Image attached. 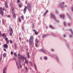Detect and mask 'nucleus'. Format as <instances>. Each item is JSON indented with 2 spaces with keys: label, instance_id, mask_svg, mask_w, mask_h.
Here are the masks:
<instances>
[{
  "label": "nucleus",
  "instance_id": "obj_1",
  "mask_svg": "<svg viewBox=\"0 0 73 73\" xmlns=\"http://www.w3.org/2000/svg\"><path fill=\"white\" fill-rule=\"evenodd\" d=\"M18 57L19 59L22 60L23 62H24V60H25V63H26L27 65L28 64V60H27V58L24 56H23L22 55H21L20 54H18Z\"/></svg>",
  "mask_w": 73,
  "mask_h": 73
},
{
  "label": "nucleus",
  "instance_id": "obj_2",
  "mask_svg": "<svg viewBox=\"0 0 73 73\" xmlns=\"http://www.w3.org/2000/svg\"><path fill=\"white\" fill-rule=\"evenodd\" d=\"M27 9L29 11H30V10H32V8H31V5L29 3L27 4V7L26 6L25 7V8L23 9V13L24 14H25L26 13V11H27Z\"/></svg>",
  "mask_w": 73,
  "mask_h": 73
},
{
  "label": "nucleus",
  "instance_id": "obj_3",
  "mask_svg": "<svg viewBox=\"0 0 73 73\" xmlns=\"http://www.w3.org/2000/svg\"><path fill=\"white\" fill-rule=\"evenodd\" d=\"M33 36H31L29 40V45H34V43L33 42Z\"/></svg>",
  "mask_w": 73,
  "mask_h": 73
},
{
  "label": "nucleus",
  "instance_id": "obj_4",
  "mask_svg": "<svg viewBox=\"0 0 73 73\" xmlns=\"http://www.w3.org/2000/svg\"><path fill=\"white\" fill-rule=\"evenodd\" d=\"M50 17L51 19H54L55 21L57 22V23H59L60 21L59 20H57L56 19V16L54 14L52 13H51L50 15Z\"/></svg>",
  "mask_w": 73,
  "mask_h": 73
},
{
  "label": "nucleus",
  "instance_id": "obj_5",
  "mask_svg": "<svg viewBox=\"0 0 73 73\" xmlns=\"http://www.w3.org/2000/svg\"><path fill=\"white\" fill-rule=\"evenodd\" d=\"M64 4L65 2H62L61 3H60V5L62 9H63V8H65V7L67 8V5H64Z\"/></svg>",
  "mask_w": 73,
  "mask_h": 73
},
{
  "label": "nucleus",
  "instance_id": "obj_6",
  "mask_svg": "<svg viewBox=\"0 0 73 73\" xmlns=\"http://www.w3.org/2000/svg\"><path fill=\"white\" fill-rule=\"evenodd\" d=\"M11 9L12 11V13L13 14V17L14 19H16V16L15 15V13L14 12V8L13 7H11Z\"/></svg>",
  "mask_w": 73,
  "mask_h": 73
},
{
  "label": "nucleus",
  "instance_id": "obj_7",
  "mask_svg": "<svg viewBox=\"0 0 73 73\" xmlns=\"http://www.w3.org/2000/svg\"><path fill=\"white\" fill-rule=\"evenodd\" d=\"M9 32H10L9 34V35L10 36H12V34H13V29H12V27H10L9 29Z\"/></svg>",
  "mask_w": 73,
  "mask_h": 73
},
{
  "label": "nucleus",
  "instance_id": "obj_8",
  "mask_svg": "<svg viewBox=\"0 0 73 73\" xmlns=\"http://www.w3.org/2000/svg\"><path fill=\"white\" fill-rule=\"evenodd\" d=\"M3 13H4V11H2V8L1 7L0 8V14H1V15L2 17H4L3 15Z\"/></svg>",
  "mask_w": 73,
  "mask_h": 73
},
{
  "label": "nucleus",
  "instance_id": "obj_9",
  "mask_svg": "<svg viewBox=\"0 0 73 73\" xmlns=\"http://www.w3.org/2000/svg\"><path fill=\"white\" fill-rule=\"evenodd\" d=\"M69 31H70L71 32V33H72V35H70V36L71 38H72V37H73V30H72V29H71L69 30Z\"/></svg>",
  "mask_w": 73,
  "mask_h": 73
},
{
  "label": "nucleus",
  "instance_id": "obj_10",
  "mask_svg": "<svg viewBox=\"0 0 73 73\" xmlns=\"http://www.w3.org/2000/svg\"><path fill=\"white\" fill-rule=\"evenodd\" d=\"M59 17L61 18H63V19L64 20V19H65V14H63L62 15H62L60 14L59 16Z\"/></svg>",
  "mask_w": 73,
  "mask_h": 73
},
{
  "label": "nucleus",
  "instance_id": "obj_11",
  "mask_svg": "<svg viewBox=\"0 0 73 73\" xmlns=\"http://www.w3.org/2000/svg\"><path fill=\"white\" fill-rule=\"evenodd\" d=\"M5 7L6 8H8V5H7V1H5Z\"/></svg>",
  "mask_w": 73,
  "mask_h": 73
},
{
  "label": "nucleus",
  "instance_id": "obj_12",
  "mask_svg": "<svg viewBox=\"0 0 73 73\" xmlns=\"http://www.w3.org/2000/svg\"><path fill=\"white\" fill-rule=\"evenodd\" d=\"M2 36L3 37V38H5L6 37H7V35H5L4 33H3L2 35Z\"/></svg>",
  "mask_w": 73,
  "mask_h": 73
},
{
  "label": "nucleus",
  "instance_id": "obj_13",
  "mask_svg": "<svg viewBox=\"0 0 73 73\" xmlns=\"http://www.w3.org/2000/svg\"><path fill=\"white\" fill-rule=\"evenodd\" d=\"M41 51H42V52L43 53H44L45 54H46V50H44L42 48H41L40 49Z\"/></svg>",
  "mask_w": 73,
  "mask_h": 73
},
{
  "label": "nucleus",
  "instance_id": "obj_14",
  "mask_svg": "<svg viewBox=\"0 0 73 73\" xmlns=\"http://www.w3.org/2000/svg\"><path fill=\"white\" fill-rule=\"evenodd\" d=\"M3 47L7 49V48H8V45L6 44H5L3 45Z\"/></svg>",
  "mask_w": 73,
  "mask_h": 73
},
{
  "label": "nucleus",
  "instance_id": "obj_15",
  "mask_svg": "<svg viewBox=\"0 0 73 73\" xmlns=\"http://www.w3.org/2000/svg\"><path fill=\"white\" fill-rule=\"evenodd\" d=\"M27 55L28 58H30V56H29V52H27Z\"/></svg>",
  "mask_w": 73,
  "mask_h": 73
},
{
  "label": "nucleus",
  "instance_id": "obj_16",
  "mask_svg": "<svg viewBox=\"0 0 73 73\" xmlns=\"http://www.w3.org/2000/svg\"><path fill=\"white\" fill-rule=\"evenodd\" d=\"M3 73H7L6 72V68H4L3 70Z\"/></svg>",
  "mask_w": 73,
  "mask_h": 73
},
{
  "label": "nucleus",
  "instance_id": "obj_17",
  "mask_svg": "<svg viewBox=\"0 0 73 73\" xmlns=\"http://www.w3.org/2000/svg\"><path fill=\"white\" fill-rule=\"evenodd\" d=\"M48 12V10H46V11L45 12L44 14L43 15V16H45V15H46V13H47Z\"/></svg>",
  "mask_w": 73,
  "mask_h": 73
},
{
  "label": "nucleus",
  "instance_id": "obj_18",
  "mask_svg": "<svg viewBox=\"0 0 73 73\" xmlns=\"http://www.w3.org/2000/svg\"><path fill=\"white\" fill-rule=\"evenodd\" d=\"M14 45L15 46V50H16L17 49V44H16V43H15Z\"/></svg>",
  "mask_w": 73,
  "mask_h": 73
},
{
  "label": "nucleus",
  "instance_id": "obj_19",
  "mask_svg": "<svg viewBox=\"0 0 73 73\" xmlns=\"http://www.w3.org/2000/svg\"><path fill=\"white\" fill-rule=\"evenodd\" d=\"M21 59H19V60H18V61H19V62H18V63L19 64H21V60H20Z\"/></svg>",
  "mask_w": 73,
  "mask_h": 73
},
{
  "label": "nucleus",
  "instance_id": "obj_20",
  "mask_svg": "<svg viewBox=\"0 0 73 73\" xmlns=\"http://www.w3.org/2000/svg\"><path fill=\"white\" fill-rule=\"evenodd\" d=\"M50 27L51 28H52V29H55V28L54 27H53V26L52 25H50Z\"/></svg>",
  "mask_w": 73,
  "mask_h": 73
},
{
  "label": "nucleus",
  "instance_id": "obj_21",
  "mask_svg": "<svg viewBox=\"0 0 73 73\" xmlns=\"http://www.w3.org/2000/svg\"><path fill=\"white\" fill-rule=\"evenodd\" d=\"M22 29L23 31H25V29H24V26H22Z\"/></svg>",
  "mask_w": 73,
  "mask_h": 73
},
{
  "label": "nucleus",
  "instance_id": "obj_22",
  "mask_svg": "<svg viewBox=\"0 0 73 73\" xmlns=\"http://www.w3.org/2000/svg\"><path fill=\"white\" fill-rule=\"evenodd\" d=\"M21 18L22 20H24V16L23 15L21 16Z\"/></svg>",
  "mask_w": 73,
  "mask_h": 73
},
{
  "label": "nucleus",
  "instance_id": "obj_23",
  "mask_svg": "<svg viewBox=\"0 0 73 73\" xmlns=\"http://www.w3.org/2000/svg\"><path fill=\"white\" fill-rule=\"evenodd\" d=\"M16 62L17 66L18 67V69H19V68H20V67L18 65V63H17V61H16Z\"/></svg>",
  "mask_w": 73,
  "mask_h": 73
},
{
  "label": "nucleus",
  "instance_id": "obj_24",
  "mask_svg": "<svg viewBox=\"0 0 73 73\" xmlns=\"http://www.w3.org/2000/svg\"><path fill=\"white\" fill-rule=\"evenodd\" d=\"M35 42L36 43H38V40L36 38L35 40Z\"/></svg>",
  "mask_w": 73,
  "mask_h": 73
},
{
  "label": "nucleus",
  "instance_id": "obj_25",
  "mask_svg": "<svg viewBox=\"0 0 73 73\" xmlns=\"http://www.w3.org/2000/svg\"><path fill=\"white\" fill-rule=\"evenodd\" d=\"M46 34L43 35L42 37V38H44V37H46Z\"/></svg>",
  "mask_w": 73,
  "mask_h": 73
},
{
  "label": "nucleus",
  "instance_id": "obj_26",
  "mask_svg": "<svg viewBox=\"0 0 73 73\" xmlns=\"http://www.w3.org/2000/svg\"><path fill=\"white\" fill-rule=\"evenodd\" d=\"M18 5L19 8H21V7H22V4L21 3L20 4H19Z\"/></svg>",
  "mask_w": 73,
  "mask_h": 73
},
{
  "label": "nucleus",
  "instance_id": "obj_27",
  "mask_svg": "<svg viewBox=\"0 0 73 73\" xmlns=\"http://www.w3.org/2000/svg\"><path fill=\"white\" fill-rule=\"evenodd\" d=\"M55 58H56V60L58 61V62H59V59H58V57L56 56V57H55Z\"/></svg>",
  "mask_w": 73,
  "mask_h": 73
},
{
  "label": "nucleus",
  "instance_id": "obj_28",
  "mask_svg": "<svg viewBox=\"0 0 73 73\" xmlns=\"http://www.w3.org/2000/svg\"><path fill=\"white\" fill-rule=\"evenodd\" d=\"M18 21H19V23H21V20L20 18H19V19H18Z\"/></svg>",
  "mask_w": 73,
  "mask_h": 73
},
{
  "label": "nucleus",
  "instance_id": "obj_29",
  "mask_svg": "<svg viewBox=\"0 0 73 73\" xmlns=\"http://www.w3.org/2000/svg\"><path fill=\"white\" fill-rule=\"evenodd\" d=\"M66 22L65 21H64V26H65V27H66Z\"/></svg>",
  "mask_w": 73,
  "mask_h": 73
},
{
  "label": "nucleus",
  "instance_id": "obj_30",
  "mask_svg": "<svg viewBox=\"0 0 73 73\" xmlns=\"http://www.w3.org/2000/svg\"><path fill=\"white\" fill-rule=\"evenodd\" d=\"M14 55L15 56V57H17V54H16V53L15 52V53H14Z\"/></svg>",
  "mask_w": 73,
  "mask_h": 73
},
{
  "label": "nucleus",
  "instance_id": "obj_31",
  "mask_svg": "<svg viewBox=\"0 0 73 73\" xmlns=\"http://www.w3.org/2000/svg\"><path fill=\"white\" fill-rule=\"evenodd\" d=\"M3 56L4 57H5V56H6V54L5 53H4L3 54Z\"/></svg>",
  "mask_w": 73,
  "mask_h": 73
},
{
  "label": "nucleus",
  "instance_id": "obj_32",
  "mask_svg": "<svg viewBox=\"0 0 73 73\" xmlns=\"http://www.w3.org/2000/svg\"><path fill=\"white\" fill-rule=\"evenodd\" d=\"M34 65L35 67V69H37V67H36V64H34Z\"/></svg>",
  "mask_w": 73,
  "mask_h": 73
},
{
  "label": "nucleus",
  "instance_id": "obj_33",
  "mask_svg": "<svg viewBox=\"0 0 73 73\" xmlns=\"http://www.w3.org/2000/svg\"><path fill=\"white\" fill-rule=\"evenodd\" d=\"M35 35H38V32L36 31H35Z\"/></svg>",
  "mask_w": 73,
  "mask_h": 73
},
{
  "label": "nucleus",
  "instance_id": "obj_34",
  "mask_svg": "<svg viewBox=\"0 0 73 73\" xmlns=\"http://www.w3.org/2000/svg\"><path fill=\"white\" fill-rule=\"evenodd\" d=\"M1 60H2V55L1 54V57L0 58V61H1Z\"/></svg>",
  "mask_w": 73,
  "mask_h": 73
},
{
  "label": "nucleus",
  "instance_id": "obj_35",
  "mask_svg": "<svg viewBox=\"0 0 73 73\" xmlns=\"http://www.w3.org/2000/svg\"><path fill=\"white\" fill-rule=\"evenodd\" d=\"M68 17L69 19H70V20H72V17H71V16H70V15Z\"/></svg>",
  "mask_w": 73,
  "mask_h": 73
},
{
  "label": "nucleus",
  "instance_id": "obj_36",
  "mask_svg": "<svg viewBox=\"0 0 73 73\" xmlns=\"http://www.w3.org/2000/svg\"><path fill=\"white\" fill-rule=\"evenodd\" d=\"M13 59L15 61H16V58L14 57L13 58Z\"/></svg>",
  "mask_w": 73,
  "mask_h": 73
},
{
  "label": "nucleus",
  "instance_id": "obj_37",
  "mask_svg": "<svg viewBox=\"0 0 73 73\" xmlns=\"http://www.w3.org/2000/svg\"><path fill=\"white\" fill-rule=\"evenodd\" d=\"M44 58L45 60H47V57L46 56H44Z\"/></svg>",
  "mask_w": 73,
  "mask_h": 73
},
{
  "label": "nucleus",
  "instance_id": "obj_38",
  "mask_svg": "<svg viewBox=\"0 0 73 73\" xmlns=\"http://www.w3.org/2000/svg\"><path fill=\"white\" fill-rule=\"evenodd\" d=\"M2 23L3 24H4V19H2Z\"/></svg>",
  "mask_w": 73,
  "mask_h": 73
},
{
  "label": "nucleus",
  "instance_id": "obj_39",
  "mask_svg": "<svg viewBox=\"0 0 73 73\" xmlns=\"http://www.w3.org/2000/svg\"><path fill=\"white\" fill-rule=\"evenodd\" d=\"M35 27V25L33 23V26H32V28H34V27Z\"/></svg>",
  "mask_w": 73,
  "mask_h": 73
},
{
  "label": "nucleus",
  "instance_id": "obj_40",
  "mask_svg": "<svg viewBox=\"0 0 73 73\" xmlns=\"http://www.w3.org/2000/svg\"><path fill=\"white\" fill-rule=\"evenodd\" d=\"M10 42L11 44H12L13 42H12V40H10Z\"/></svg>",
  "mask_w": 73,
  "mask_h": 73
},
{
  "label": "nucleus",
  "instance_id": "obj_41",
  "mask_svg": "<svg viewBox=\"0 0 73 73\" xmlns=\"http://www.w3.org/2000/svg\"><path fill=\"white\" fill-rule=\"evenodd\" d=\"M3 11H6V9H5V8H4V7L3 8Z\"/></svg>",
  "mask_w": 73,
  "mask_h": 73
},
{
  "label": "nucleus",
  "instance_id": "obj_42",
  "mask_svg": "<svg viewBox=\"0 0 73 73\" xmlns=\"http://www.w3.org/2000/svg\"><path fill=\"white\" fill-rule=\"evenodd\" d=\"M25 69L26 71H28V68H27V67H25Z\"/></svg>",
  "mask_w": 73,
  "mask_h": 73
},
{
  "label": "nucleus",
  "instance_id": "obj_43",
  "mask_svg": "<svg viewBox=\"0 0 73 73\" xmlns=\"http://www.w3.org/2000/svg\"><path fill=\"white\" fill-rule=\"evenodd\" d=\"M56 13L58 14V15H59L58 11L57 10L56 11Z\"/></svg>",
  "mask_w": 73,
  "mask_h": 73
},
{
  "label": "nucleus",
  "instance_id": "obj_44",
  "mask_svg": "<svg viewBox=\"0 0 73 73\" xmlns=\"http://www.w3.org/2000/svg\"><path fill=\"white\" fill-rule=\"evenodd\" d=\"M9 40H7L6 41V43L7 44H9Z\"/></svg>",
  "mask_w": 73,
  "mask_h": 73
},
{
  "label": "nucleus",
  "instance_id": "obj_45",
  "mask_svg": "<svg viewBox=\"0 0 73 73\" xmlns=\"http://www.w3.org/2000/svg\"><path fill=\"white\" fill-rule=\"evenodd\" d=\"M20 2V0H17V3H19Z\"/></svg>",
  "mask_w": 73,
  "mask_h": 73
},
{
  "label": "nucleus",
  "instance_id": "obj_46",
  "mask_svg": "<svg viewBox=\"0 0 73 73\" xmlns=\"http://www.w3.org/2000/svg\"><path fill=\"white\" fill-rule=\"evenodd\" d=\"M67 15L68 17L70 16V15H69V14L68 13H67Z\"/></svg>",
  "mask_w": 73,
  "mask_h": 73
},
{
  "label": "nucleus",
  "instance_id": "obj_47",
  "mask_svg": "<svg viewBox=\"0 0 73 73\" xmlns=\"http://www.w3.org/2000/svg\"><path fill=\"white\" fill-rule=\"evenodd\" d=\"M37 43H36L35 44L36 47H37Z\"/></svg>",
  "mask_w": 73,
  "mask_h": 73
},
{
  "label": "nucleus",
  "instance_id": "obj_48",
  "mask_svg": "<svg viewBox=\"0 0 73 73\" xmlns=\"http://www.w3.org/2000/svg\"><path fill=\"white\" fill-rule=\"evenodd\" d=\"M8 40V38H5V41H7Z\"/></svg>",
  "mask_w": 73,
  "mask_h": 73
},
{
  "label": "nucleus",
  "instance_id": "obj_49",
  "mask_svg": "<svg viewBox=\"0 0 73 73\" xmlns=\"http://www.w3.org/2000/svg\"><path fill=\"white\" fill-rule=\"evenodd\" d=\"M7 17H8L9 18H10L11 17V16H10V15H8V16H7Z\"/></svg>",
  "mask_w": 73,
  "mask_h": 73
},
{
  "label": "nucleus",
  "instance_id": "obj_50",
  "mask_svg": "<svg viewBox=\"0 0 73 73\" xmlns=\"http://www.w3.org/2000/svg\"><path fill=\"white\" fill-rule=\"evenodd\" d=\"M51 34L52 35H53V36H54L55 37H56V35H54V34L53 33H51Z\"/></svg>",
  "mask_w": 73,
  "mask_h": 73
},
{
  "label": "nucleus",
  "instance_id": "obj_51",
  "mask_svg": "<svg viewBox=\"0 0 73 73\" xmlns=\"http://www.w3.org/2000/svg\"><path fill=\"white\" fill-rule=\"evenodd\" d=\"M11 54L12 55V54H13V52L11 51Z\"/></svg>",
  "mask_w": 73,
  "mask_h": 73
},
{
  "label": "nucleus",
  "instance_id": "obj_52",
  "mask_svg": "<svg viewBox=\"0 0 73 73\" xmlns=\"http://www.w3.org/2000/svg\"><path fill=\"white\" fill-rule=\"evenodd\" d=\"M10 5L11 6H12V5H13V3H11L10 4Z\"/></svg>",
  "mask_w": 73,
  "mask_h": 73
},
{
  "label": "nucleus",
  "instance_id": "obj_53",
  "mask_svg": "<svg viewBox=\"0 0 73 73\" xmlns=\"http://www.w3.org/2000/svg\"><path fill=\"white\" fill-rule=\"evenodd\" d=\"M64 37H66V35L65 34L64 35Z\"/></svg>",
  "mask_w": 73,
  "mask_h": 73
},
{
  "label": "nucleus",
  "instance_id": "obj_54",
  "mask_svg": "<svg viewBox=\"0 0 73 73\" xmlns=\"http://www.w3.org/2000/svg\"><path fill=\"white\" fill-rule=\"evenodd\" d=\"M38 38H41V36H38Z\"/></svg>",
  "mask_w": 73,
  "mask_h": 73
},
{
  "label": "nucleus",
  "instance_id": "obj_55",
  "mask_svg": "<svg viewBox=\"0 0 73 73\" xmlns=\"http://www.w3.org/2000/svg\"><path fill=\"white\" fill-rule=\"evenodd\" d=\"M19 65L20 66V67L21 68H22V67L21 66V64H19Z\"/></svg>",
  "mask_w": 73,
  "mask_h": 73
},
{
  "label": "nucleus",
  "instance_id": "obj_56",
  "mask_svg": "<svg viewBox=\"0 0 73 73\" xmlns=\"http://www.w3.org/2000/svg\"><path fill=\"white\" fill-rule=\"evenodd\" d=\"M31 66H33V64L32 63V62H31Z\"/></svg>",
  "mask_w": 73,
  "mask_h": 73
},
{
  "label": "nucleus",
  "instance_id": "obj_57",
  "mask_svg": "<svg viewBox=\"0 0 73 73\" xmlns=\"http://www.w3.org/2000/svg\"><path fill=\"white\" fill-rule=\"evenodd\" d=\"M3 50H4V51H5V52H6V51H7V50L5 48H3Z\"/></svg>",
  "mask_w": 73,
  "mask_h": 73
},
{
  "label": "nucleus",
  "instance_id": "obj_58",
  "mask_svg": "<svg viewBox=\"0 0 73 73\" xmlns=\"http://www.w3.org/2000/svg\"><path fill=\"white\" fill-rule=\"evenodd\" d=\"M19 38L20 40H21V37H19Z\"/></svg>",
  "mask_w": 73,
  "mask_h": 73
},
{
  "label": "nucleus",
  "instance_id": "obj_59",
  "mask_svg": "<svg viewBox=\"0 0 73 73\" xmlns=\"http://www.w3.org/2000/svg\"><path fill=\"white\" fill-rule=\"evenodd\" d=\"M52 52H54V49H52Z\"/></svg>",
  "mask_w": 73,
  "mask_h": 73
},
{
  "label": "nucleus",
  "instance_id": "obj_60",
  "mask_svg": "<svg viewBox=\"0 0 73 73\" xmlns=\"http://www.w3.org/2000/svg\"><path fill=\"white\" fill-rule=\"evenodd\" d=\"M1 31H0V36H1Z\"/></svg>",
  "mask_w": 73,
  "mask_h": 73
},
{
  "label": "nucleus",
  "instance_id": "obj_61",
  "mask_svg": "<svg viewBox=\"0 0 73 73\" xmlns=\"http://www.w3.org/2000/svg\"><path fill=\"white\" fill-rule=\"evenodd\" d=\"M29 41V40H28L27 39V40H26L27 42H28Z\"/></svg>",
  "mask_w": 73,
  "mask_h": 73
},
{
  "label": "nucleus",
  "instance_id": "obj_62",
  "mask_svg": "<svg viewBox=\"0 0 73 73\" xmlns=\"http://www.w3.org/2000/svg\"><path fill=\"white\" fill-rule=\"evenodd\" d=\"M68 26H70V23H69L68 24Z\"/></svg>",
  "mask_w": 73,
  "mask_h": 73
},
{
  "label": "nucleus",
  "instance_id": "obj_63",
  "mask_svg": "<svg viewBox=\"0 0 73 73\" xmlns=\"http://www.w3.org/2000/svg\"><path fill=\"white\" fill-rule=\"evenodd\" d=\"M33 32H35L36 31L35 30H33Z\"/></svg>",
  "mask_w": 73,
  "mask_h": 73
},
{
  "label": "nucleus",
  "instance_id": "obj_64",
  "mask_svg": "<svg viewBox=\"0 0 73 73\" xmlns=\"http://www.w3.org/2000/svg\"><path fill=\"white\" fill-rule=\"evenodd\" d=\"M25 3L26 4H27V1H25Z\"/></svg>",
  "mask_w": 73,
  "mask_h": 73
}]
</instances>
